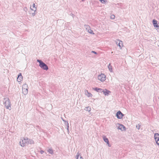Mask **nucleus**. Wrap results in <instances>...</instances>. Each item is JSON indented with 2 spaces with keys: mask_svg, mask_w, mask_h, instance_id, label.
<instances>
[{
  "mask_svg": "<svg viewBox=\"0 0 159 159\" xmlns=\"http://www.w3.org/2000/svg\"><path fill=\"white\" fill-rule=\"evenodd\" d=\"M118 129H120L121 130H125V127L123 125H122L120 124H118Z\"/></svg>",
  "mask_w": 159,
  "mask_h": 159,
  "instance_id": "6e6552de",
  "label": "nucleus"
},
{
  "mask_svg": "<svg viewBox=\"0 0 159 159\" xmlns=\"http://www.w3.org/2000/svg\"><path fill=\"white\" fill-rule=\"evenodd\" d=\"M103 139L104 141L107 143V144L109 146H110L109 145V143L108 139L105 136L103 137Z\"/></svg>",
  "mask_w": 159,
  "mask_h": 159,
  "instance_id": "ddd939ff",
  "label": "nucleus"
},
{
  "mask_svg": "<svg viewBox=\"0 0 159 159\" xmlns=\"http://www.w3.org/2000/svg\"><path fill=\"white\" fill-rule=\"evenodd\" d=\"M91 108L89 107H86L84 108V110L89 111H91Z\"/></svg>",
  "mask_w": 159,
  "mask_h": 159,
  "instance_id": "5701e85b",
  "label": "nucleus"
},
{
  "mask_svg": "<svg viewBox=\"0 0 159 159\" xmlns=\"http://www.w3.org/2000/svg\"><path fill=\"white\" fill-rule=\"evenodd\" d=\"M115 16L114 15H112L111 16V19H114L115 18Z\"/></svg>",
  "mask_w": 159,
  "mask_h": 159,
  "instance_id": "bb28decb",
  "label": "nucleus"
},
{
  "mask_svg": "<svg viewBox=\"0 0 159 159\" xmlns=\"http://www.w3.org/2000/svg\"><path fill=\"white\" fill-rule=\"evenodd\" d=\"M105 95H108L109 93H111V92L108 90L105 89V90L103 89V91L102 92Z\"/></svg>",
  "mask_w": 159,
  "mask_h": 159,
  "instance_id": "9b49d317",
  "label": "nucleus"
},
{
  "mask_svg": "<svg viewBox=\"0 0 159 159\" xmlns=\"http://www.w3.org/2000/svg\"><path fill=\"white\" fill-rule=\"evenodd\" d=\"M30 9L33 10V11H34V13H32V15L33 16H35V12L36 11V7H35V9H32L31 8V7H30Z\"/></svg>",
  "mask_w": 159,
  "mask_h": 159,
  "instance_id": "6ab92c4d",
  "label": "nucleus"
},
{
  "mask_svg": "<svg viewBox=\"0 0 159 159\" xmlns=\"http://www.w3.org/2000/svg\"><path fill=\"white\" fill-rule=\"evenodd\" d=\"M48 151L49 153L51 154H53V150L51 148H49L48 150Z\"/></svg>",
  "mask_w": 159,
  "mask_h": 159,
  "instance_id": "412c9836",
  "label": "nucleus"
},
{
  "mask_svg": "<svg viewBox=\"0 0 159 159\" xmlns=\"http://www.w3.org/2000/svg\"><path fill=\"white\" fill-rule=\"evenodd\" d=\"M100 1L102 3H105V0H100Z\"/></svg>",
  "mask_w": 159,
  "mask_h": 159,
  "instance_id": "c85d7f7f",
  "label": "nucleus"
},
{
  "mask_svg": "<svg viewBox=\"0 0 159 159\" xmlns=\"http://www.w3.org/2000/svg\"><path fill=\"white\" fill-rule=\"evenodd\" d=\"M34 143V142L33 140L30 139H28L27 140V144H33Z\"/></svg>",
  "mask_w": 159,
  "mask_h": 159,
  "instance_id": "dca6fc26",
  "label": "nucleus"
},
{
  "mask_svg": "<svg viewBox=\"0 0 159 159\" xmlns=\"http://www.w3.org/2000/svg\"><path fill=\"white\" fill-rule=\"evenodd\" d=\"M28 138H24L23 139H21L20 142V145L22 147H24L26 144H27V140Z\"/></svg>",
  "mask_w": 159,
  "mask_h": 159,
  "instance_id": "7ed1b4c3",
  "label": "nucleus"
},
{
  "mask_svg": "<svg viewBox=\"0 0 159 159\" xmlns=\"http://www.w3.org/2000/svg\"><path fill=\"white\" fill-rule=\"evenodd\" d=\"M37 61L39 63V66L42 69L46 70L48 69V68L47 65L42 61L41 60L39 59L37 60Z\"/></svg>",
  "mask_w": 159,
  "mask_h": 159,
  "instance_id": "f03ea898",
  "label": "nucleus"
},
{
  "mask_svg": "<svg viewBox=\"0 0 159 159\" xmlns=\"http://www.w3.org/2000/svg\"><path fill=\"white\" fill-rule=\"evenodd\" d=\"M22 92L24 95H26L28 92V89L22 88Z\"/></svg>",
  "mask_w": 159,
  "mask_h": 159,
  "instance_id": "2eb2a0df",
  "label": "nucleus"
},
{
  "mask_svg": "<svg viewBox=\"0 0 159 159\" xmlns=\"http://www.w3.org/2000/svg\"><path fill=\"white\" fill-rule=\"evenodd\" d=\"M155 141H156V143L158 145H159V140L157 141V139H156V140H155Z\"/></svg>",
  "mask_w": 159,
  "mask_h": 159,
  "instance_id": "cd10ccee",
  "label": "nucleus"
},
{
  "mask_svg": "<svg viewBox=\"0 0 159 159\" xmlns=\"http://www.w3.org/2000/svg\"><path fill=\"white\" fill-rule=\"evenodd\" d=\"M84 93L85 95L89 97H91L92 96V94L91 93L89 92L87 90H85Z\"/></svg>",
  "mask_w": 159,
  "mask_h": 159,
  "instance_id": "1a4fd4ad",
  "label": "nucleus"
},
{
  "mask_svg": "<svg viewBox=\"0 0 159 159\" xmlns=\"http://www.w3.org/2000/svg\"><path fill=\"white\" fill-rule=\"evenodd\" d=\"M90 34H94L93 32V30L90 29L87 31Z\"/></svg>",
  "mask_w": 159,
  "mask_h": 159,
  "instance_id": "393cba45",
  "label": "nucleus"
},
{
  "mask_svg": "<svg viewBox=\"0 0 159 159\" xmlns=\"http://www.w3.org/2000/svg\"><path fill=\"white\" fill-rule=\"evenodd\" d=\"M106 76L103 74H101L98 76V79L102 82L106 80Z\"/></svg>",
  "mask_w": 159,
  "mask_h": 159,
  "instance_id": "20e7f679",
  "label": "nucleus"
},
{
  "mask_svg": "<svg viewBox=\"0 0 159 159\" xmlns=\"http://www.w3.org/2000/svg\"><path fill=\"white\" fill-rule=\"evenodd\" d=\"M3 104L6 108L9 110L11 109V102L8 98H4L3 100Z\"/></svg>",
  "mask_w": 159,
  "mask_h": 159,
  "instance_id": "f257e3e1",
  "label": "nucleus"
},
{
  "mask_svg": "<svg viewBox=\"0 0 159 159\" xmlns=\"http://www.w3.org/2000/svg\"><path fill=\"white\" fill-rule=\"evenodd\" d=\"M91 52L92 53H94V54H97V52H95V51H92Z\"/></svg>",
  "mask_w": 159,
  "mask_h": 159,
  "instance_id": "2f4dec72",
  "label": "nucleus"
},
{
  "mask_svg": "<svg viewBox=\"0 0 159 159\" xmlns=\"http://www.w3.org/2000/svg\"><path fill=\"white\" fill-rule=\"evenodd\" d=\"M84 28L87 30V31L89 30L90 29V26L88 25H84Z\"/></svg>",
  "mask_w": 159,
  "mask_h": 159,
  "instance_id": "aec40b11",
  "label": "nucleus"
},
{
  "mask_svg": "<svg viewBox=\"0 0 159 159\" xmlns=\"http://www.w3.org/2000/svg\"><path fill=\"white\" fill-rule=\"evenodd\" d=\"M22 88L28 89V85L26 84H25L22 86Z\"/></svg>",
  "mask_w": 159,
  "mask_h": 159,
  "instance_id": "b1692460",
  "label": "nucleus"
},
{
  "mask_svg": "<svg viewBox=\"0 0 159 159\" xmlns=\"http://www.w3.org/2000/svg\"><path fill=\"white\" fill-rule=\"evenodd\" d=\"M108 68L109 71L111 72H112V66L111 65L110 63L108 66Z\"/></svg>",
  "mask_w": 159,
  "mask_h": 159,
  "instance_id": "a211bd4d",
  "label": "nucleus"
},
{
  "mask_svg": "<svg viewBox=\"0 0 159 159\" xmlns=\"http://www.w3.org/2000/svg\"><path fill=\"white\" fill-rule=\"evenodd\" d=\"M76 159H84L81 156H80L79 157V154L78 153L76 156Z\"/></svg>",
  "mask_w": 159,
  "mask_h": 159,
  "instance_id": "4be33fe9",
  "label": "nucleus"
},
{
  "mask_svg": "<svg viewBox=\"0 0 159 159\" xmlns=\"http://www.w3.org/2000/svg\"><path fill=\"white\" fill-rule=\"evenodd\" d=\"M116 44L118 45L119 47L121 48V47L123 46V43L122 41L120 40H117L116 41Z\"/></svg>",
  "mask_w": 159,
  "mask_h": 159,
  "instance_id": "423d86ee",
  "label": "nucleus"
},
{
  "mask_svg": "<svg viewBox=\"0 0 159 159\" xmlns=\"http://www.w3.org/2000/svg\"><path fill=\"white\" fill-rule=\"evenodd\" d=\"M35 4L34 3H33V7L34 8V9H35V7H35Z\"/></svg>",
  "mask_w": 159,
  "mask_h": 159,
  "instance_id": "7c9ffc66",
  "label": "nucleus"
},
{
  "mask_svg": "<svg viewBox=\"0 0 159 159\" xmlns=\"http://www.w3.org/2000/svg\"><path fill=\"white\" fill-rule=\"evenodd\" d=\"M24 11H25V12H26L27 10V9L26 7H25L24 9Z\"/></svg>",
  "mask_w": 159,
  "mask_h": 159,
  "instance_id": "c756f323",
  "label": "nucleus"
},
{
  "mask_svg": "<svg viewBox=\"0 0 159 159\" xmlns=\"http://www.w3.org/2000/svg\"><path fill=\"white\" fill-rule=\"evenodd\" d=\"M40 153L41 154H42L44 152V151L43 150H41L40 151Z\"/></svg>",
  "mask_w": 159,
  "mask_h": 159,
  "instance_id": "473e14b6",
  "label": "nucleus"
},
{
  "mask_svg": "<svg viewBox=\"0 0 159 159\" xmlns=\"http://www.w3.org/2000/svg\"><path fill=\"white\" fill-rule=\"evenodd\" d=\"M141 125L139 124L138 125H136V128L138 129H140V127Z\"/></svg>",
  "mask_w": 159,
  "mask_h": 159,
  "instance_id": "a878e982",
  "label": "nucleus"
},
{
  "mask_svg": "<svg viewBox=\"0 0 159 159\" xmlns=\"http://www.w3.org/2000/svg\"><path fill=\"white\" fill-rule=\"evenodd\" d=\"M116 116L118 119H120L122 118L123 115L120 111H119L117 112Z\"/></svg>",
  "mask_w": 159,
  "mask_h": 159,
  "instance_id": "39448f33",
  "label": "nucleus"
},
{
  "mask_svg": "<svg viewBox=\"0 0 159 159\" xmlns=\"http://www.w3.org/2000/svg\"><path fill=\"white\" fill-rule=\"evenodd\" d=\"M62 119L63 121H64V122H65V124L66 125H67V129L68 130V131H69V123H68V121H67L66 120H65L63 119L62 118Z\"/></svg>",
  "mask_w": 159,
  "mask_h": 159,
  "instance_id": "f3484780",
  "label": "nucleus"
},
{
  "mask_svg": "<svg viewBox=\"0 0 159 159\" xmlns=\"http://www.w3.org/2000/svg\"><path fill=\"white\" fill-rule=\"evenodd\" d=\"M22 76L21 73H20L18 76L17 80L18 82H20L22 80Z\"/></svg>",
  "mask_w": 159,
  "mask_h": 159,
  "instance_id": "0eeeda50",
  "label": "nucleus"
},
{
  "mask_svg": "<svg viewBox=\"0 0 159 159\" xmlns=\"http://www.w3.org/2000/svg\"><path fill=\"white\" fill-rule=\"evenodd\" d=\"M157 30L158 32H159V26L157 27Z\"/></svg>",
  "mask_w": 159,
  "mask_h": 159,
  "instance_id": "72a5a7b5",
  "label": "nucleus"
},
{
  "mask_svg": "<svg viewBox=\"0 0 159 159\" xmlns=\"http://www.w3.org/2000/svg\"><path fill=\"white\" fill-rule=\"evenodd\" d=\"M93 89L98 92L102 93L103 91V89L98 88H93Z\"/></svg>",
  "mask_w": 159,
  "mask_h": 159,
  "instance_id": "9d476101",
  "label": "nucleus"
},
{
  "mask_svg": "<svg viewBox=\"0 0 159 159\" xmlns=\"http://www.w3.org/2000/svg\"><path fill=\"white\" fill-rule=\"evenodd\" d=\"M153 25L155 27L157 28L158 26L157 24V21L156 20H155V19L153 20Z\"/></svg>",
  "mask_w": 159,
  "mask_h": 159,
  "instance_id": "4468645a",
  "label": "nucleus"
},
{
  "mask_svg": "<svg viewBox=\"0 0 159 159\" xmlns=\"http://www.w3.org/2000/svg\"><path fill=\"white\" fill-rule=\"evenodd\" d=\"M154 138L155 139V140H156L157 139V140H159V134L157 133H156L154 134Z\"/></svg>",
  "mask_w": 159,
  "mask_h": 159,
  "instance_id": "f8f14e48",
  "label": "nucleus"
}]
</instances>
